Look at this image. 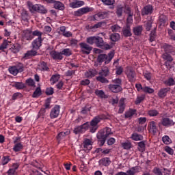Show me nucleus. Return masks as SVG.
Masks as SVG:
<instances>
[{"label": "nucleus", "mask_w": 175, "mask_h": 175, "mask_svg": "<svg viewBox=\"0 0 175 175\" xmlns=\"http://www.w3.org/2000/svg\"><path fill=\"white\" fill-rule=\"evenodd\" d=\"M159 115V112L157 109H150L148 111V116L149 117H157Z\"/></svg>", "instance_id": "obj_45"}, {"label": "nucleus", "mask_w": 175, "mask_h": 175, "mask_svg": "<svg viewBox=\"0 0 175 175\" xmlns=\"http://www.w3.org/2000/svg\"><path fill=\"white\" fill-rule=\"evenodd\" d=\"M114 57V52H109L107 55L106 54H100L97 57V62L99 65H102L103 62H105V65L110 64L111 59Z\"/></svg>", "instance_id": "obj_5"}, {"label": "nucleus", "mask_w": 175, "mask_h": 175, "mask_svg": "<svg viewBox=\"0 0 175 175\" xmlns=\"http://www.w3.org/2000/svg\"><path fill=\"white\" fill-rule=\"evenodd\" d=\"M98 72L96 70H90L87 72H85L86 77H94V76H96V74Z\"/></svg>", "instance_id": "obj_47"}, {"label": "nucleus", "mask_w": 175, "mask_h": 175, "mask_svg": "<svg viewBox=\"0 0 175 175\" xmlns=\"http://www.w3.org/2000/svg\"><path fill=\"white\" fill-rule=\"evenodd\" d=\"M103 120H107V116L105 114H100L95 116L90 122H88V129H90V133H95L98 129L99 128V122H100Z\"/></svg>", "instance_id": "obj_3"}, {"label": "nucleus", "mask_w": 175, "mask_h": 175, "mask_svg": "<svg viewBox=\"0 0 175 175\" xmlns=\"http://www.w3.org/2000/svg\"><path fill=\"white\" fill-rule=\"evenodd\" d=\"M84 4L85 3L83 1H77L70 3V6L72 9H77V8H81V6H84Z\"/></svg>", "instance_id": "obj_22"}, {"label": "nucleus", "mask_w": 175, "mask_h": 175, "mask_svg": "<svg viewBox=\"0 0 175 175\" xmlns=\"http://www.w3.org/2000/svg\"><path fill=\"white\" fill-rule=\"evenodd\" d=\"M112 32H120L121 31V27L118 25H113L111 27Z\"/></svg>", "instance_id": "obj_60"}, {"label": "nucleus", "mask_w": 175, "mask_h": 175, "mask_svg": "<svg viewBox=\"0 0 175 175\" xmlns=\"http://www.w3.org/2000/svg\"><path fill=\"white\" fill-rule=\"evenodd\" d=\"M125 110V103L124 102H120L119 104V110L118 113L122 114Z\"/></svg>", "instance_id": "obj_58"}, {"label": "nucleus", "mask_w": 175, "mask_h": 175, "mask_svg": "<svg viewBox=\"0 0 175 175\" xmlns=\"http://www.w3.org/2000/svg\"><path fill=\"white\" fill-rule=\"evenodd\" d=\"M83 146L84 150L90 151L92 148V141L91 139L86 138L83 143Z\"/></svg>", "instance_id": "obj_17"}, {"label": "nucleus", "mask_w": 175, "mask_h": 175, "mask_svg": "<svg viewBox=\"0 0 175 175\" xmlns=\"http://www.w3.org/2000/svg\"><path fill=\"white\" fill-rule=\"evenodd\" d=\"M29 9L31 13H33V12H38V9H39V5H38V4L33 5L31 3L29 4Z\"/></svg>", "instance_id": "obj_46"}, {"label": "nucleus", "mask_w": 175, "mask_h": 175, "mask_svg": "<svg viewBox=\"0 0 175 175\" xmlns=\"http://www.w3.org/2000/svg\"><path fill=\"white\" fill-rule=\"evenodd\" d=\"M54 8L57 10H64L65 5L61 1H55L54 3Z\"/></svg>", "instance_id": "obj_36"}, {"label": "nucleus", "mask_w": 175, "mask_h": 175, "mask_svg": "<svg viewBox=\"0 0 175 175\" xmlns=\"http://www.w3.org/2000/svg\"><path fill=\"white\" fill-rule=\"evenodd\" d=\"M88 122H86L81 125L76 126L74 128L73 133H75V135H83V133H85V132L88 131Z\"/></svg>", "instance_id": "obj_6"}, {"label": "nucleus", "mask_w": 175, "mask_h": 175, "mask_svg": "<svg viewBox=\"0 0 175 175\" xmlns=\"http://www.w3.org/2000/svg\"><path fill=\"white\" fill-rule=\"evenodd\" d=\"M24 36L26 40H32L33 39V36L32 34V31L30 29H26L23 31Z\"/></svg>", "instance_id": "obj_24"}, {"label": "nucleus", "mask_w": 175, "mask_h": 175, "mask_svg": "<svg viewBox=\"0 0 175 175\" xmlns=\"http://www.w3.org/2000/svg\"><path fill=\"white\" fill-rule=\"evenodd\" d=\"M96 80L100 83H103V84H107V83H109L108 79L102 75L97 77Z\"/></svg>", "instance_id": "obj_50"}, {"label": "nucleus", "mask_w": 175, "mask_h": 175, "mask_svg": "<svg viewBox=\"0 0 175 175\" xmlns=\"http://www.w3.org/2000/svg\"><path fill=\"white\" fill-rule=\"evenodd\" d=\"M37 13H41L42 14H46V13H47V9H46V8H44V6H43L42 5H39L38 11L37 12Z\"/></svg>", "instance_id": "obj_54"}, {"label": "nucleus", "mask_w": 175, "mask_h": 175, "mask_svg": "<svg viewBox=\"0 0 175 175\" xmlns=\"http://www.w3.org/2000/svg\"><path fill=\"white\" fill-rule=\"evenodd\" d=\"M148 128L150 132H152V133H157V132H158V126H157V122H155V121H150Z\"/></svg>", "instance_id": "obj_18"}, {"label": "nucleus", "mask_w": 175, "mask_h": 175, "mask_svg": "<svg viewBox=\"0 0 175 175\" xmlns=\"http://www.w3.org/2000/svg\"><path fill=\"white\" fill-rule=\"evenodd\" d=\"M95 94L96 96H98V98H101V99L107 98L106 94H105V92L103 90H96Z\"/></svg>", "instance_id": "obj_41"}, {"label": "nucleus", "mask_w": 175, "mask_h": 175, "mask_svg": "<svg viewBox=\"0 0 175 175\" xmlns=\"http://www.w3.org/2000/svg\"><path fill=\"white\" fill-rule=\"evenodd\" d=\"M25 83L29 87H35V81L31 78L27 79Z\"/></svg>", "instance_id": "obj_62"}, {"label": "nucleus", "mask_w": 175, "mask_h": 175, "mask_svg": "<svg viewBox=\"0 0 175 175\" xmlns=\"http://www.w3.org/2000/svg\"><path fill=\"white\" fill-rule=\"evenodd\" d=\"M21 18L25 23H28V12L23 10L21 12Z\"/></svg>", "instance_id": "obj_49"}, {"label": "nucleus", "mask_w": 175, "mask_h": 175, "mask_svg": "<svg viewBox=\"0 0 175 175\" xmlns=\"http://www.w3.org/2000/svg\"><path fill=\"white\" fill-rule=\"evenodd\" d=\"M100 76H103L104 77H107L110 75V70L108 67H104L102 68L101 71L99 72Z\"/></svg>", "instance_id": "obj_33"}, {"label": "nucleus", "mask_w": 175, "mask_h": 175, "mask_svg": "<svg viewBox=\"0 0 175 175\" xmlns=\"http://www.w3.org/2000/svg\"><path fill=\"white\" fill-rule=\"evenodd\" d=\"M61 110V106L55 105L54 107L52 108L50 112V117L53 120L54 118H57L59 116V111Z\"/></svg>", "instance_id": "obj_13"}, {"label": "nucleus", "mask_w": 175, "mask_h": 175, "mask_svg": "<svg viewBox=\"0 0 175 175\" xmlns=\"http://www.w3.org/2000/svg\"><path fill=\"white\" fill-rule=\"evenodd\" d=\"M144 99H146L145 95L138 96L135 101V105H140L143 102Z\"/></svg>", "instance_id": "obj_53"}, {"label": "nucleus", "mask_w": 175, "mask_h": 175, "mask_svg": "<svg viewBox=\"0 0 175 175\" xmlns=\"http://www.w3.org/2000/svg\"><path fill=\"white\" fill-rule=\"evenodd\" d=\"M20 49H21V46L19 44H14L13 45H12L10 50L14 54H17V53L20 52Z\"/></svg>", "instance_id": "obj_27"}, {"label": "nucleus", "mask_w": 175, "mask_h": 175, "mask_svg": "<svg viewBox=\"0 0 175 175\" xmlns=\"http://www.w3.org/2000/svg\"><path fill=\"white\" fill-rule=\"evenodd\" d=\"M96 36H90L86 38V42L88 44H91V46L95 44Z\"/></svg>", "instance_id": "obj_48"}, {"label": "nucleus", "mask_w": 175, "mask_h": 175, "mask_svg": "<svg viewBox=\"0 0 175 175\" xmlns=\"http://www.w3.org/2000/svg\"><path fill=\"white\" fill-rule=\"evenodd\" d=\"M111 84L108 85V89L113 94H118L122 91V79L116 78L112 79Z\"/></svg>", "instance_id": "obj_4"}, {"label": "nucleus", "mask_w": 175, "mask_h": 175, "mask_svg": "<svg viewBox=\"0 0 175 175\" xmlns=\"http://www.w3.org/2000/svg\"><path fill=\"white\" fill-rule=\"evenodd\" d=\"M136 114V109H130L125 113V118H131Z\"/></svg>", "instance_id": "obj_42"}, {"label": "nucleus", "mask_w": 175, "mask_h": 175, "mask_svg": "<svg viewBox=\"0 0 175 175\" xmlns=\"http://www.w3.org/2000/svg\"><path fill=\"white\" fill-rule=\"evenodd\" d=\"M9 167L13 169L14 170L17 172L18 167H20V163H13L12 165H8Z\"/></svg>", "instance_id": "obj_61"}, {"label": "nucleus", "mask_w": 175, "mask_h": 175, "mask_svg": "<svg viewBox=\"0 0 175 175\" xmlns=\"http://www.w3.org/2000/svg\"><path fill=\"white\" fill-rule=\"evenodd\" d=\"M42 95V89L40 88V86H38L36 88L35 91L33 92L32 94V98H39V96H41Z\"/></svg>", "instance_id": "obj_34"}, {"label": "nucleus", "mask_w": 175, "mask_h": 175, "mask_svg": "<svg viewBox=\"0 0 175 175\" xmlns=\"http://www.w3.org/2000/svg\"><path fill=\"white\" fill-rule=\"evenodd\" d=\"M10 161H12V157L10 155L3 156L1 159V163L2 166H5Z\"/></svg>", "instance_id": "obj_25"}, {"label": "nucleus", "mask_w": 175, "mask_h": 175, "mask_svg": "<svg viewBox=\"0 0 175 175\" xmlns=\"http://www.w3.org/2000/svg\"><path fill=\"white\" fill-rule=\"evenodd\" d=\"M69 135H70V130L66 129L64 131L58 133L57 139V140H62V139H64V137H66V136H69Z\"/></svg>", "instance_id": "obj_21"}, {"label": "nucleus", "mask_w": 175, "mask_h": 175, "mask_svg": "<svg viewBox=\"0 0 175 175\" xmlns=\"http://www.w3.org/2000/svg\"><path fill=\"white\" fill-rule=\"evenodd\" d=\"M122 147L124 150H130L132 148V144L131 142L122 143Z\"/></svg>", "instance_id": "obj_55"}, {"label": "nucleus", "mask_w": 175, "mask_h": 175, "mask_svg": "<svg viewBox=\"0 0 175 175\" xmlns=\"http://www.w3.org/2000/svg\"><path fill=\"white\" fill-rule=\"evenodd\" d=\"M41 70L43 72H50V68L47 66V63L45 62H42L40 64Z\"/></svg>", "instance_id": "obj_43"}, {"label": "nucleus", "mask_w": 175, "mask_h": 175, "mask_svg": "<svg viewBox=\"0 0 175 175\" xmlns=\"http://www.w3.org/2000/svg\"><path fill=\"white\" fill-rule=\"evenodd\" d=\"M96 47H103L105 44V41H103V38L99 36H96L95 44Z\"/></svg>", "instance_id": "obj_28"}, {"label": "nucleus", "mask_w": 175, "mask_h": 175, "mask_svg": "<svg viewBox=\"0 0 175 175\" xmlns=\"http://www.w3.org/2000/svg\"><path fill=\"white\" fill-rule=\"evenodd\" d=\"M126 75L127 77V79L130 83H135L137 75H136V71L133 70V68L132 67H127V70L126 71Z\"/></svg>", "instance_id": "obj_7"}, {"label": "nucleus", "mask_w": 175, "mask_h": 175, "mask_svg": "<svg viewBox=\"0 0 175 175\" xmlns=\"http://www.w3.org/2000/svg\"><path fill=\"white\" fill-rule=\"evenodd\" d=\"M44 114H46V109L45 108H41L40 111L38 112V118H44Z\"/></svg>", "instance_id": "obj_63"}, {"label": "nucleus", "mask_w": 175, "mask_h": 175, "mask_svg": "<svg viewBox=\"0 0 175 175\" xmlns=\"http://www.w3.org/2000/svg\"><path fill=\"white\" fill-rule=\"evenodd\" d=\"M131 139L132 140H134L135 142H139L143 140L144 137L143 135L138 134L137 133H133L131 135Z\"/></svg>", "instance_id": "obj_32"}, {"label": "nucleus", "mask_w": 175, "mask_h": 175, "mask_svg": "<svg viewBox=\"0 0 175 175\" xmlns=\"http://www.w3.org/2000/svg\"><path fill=\"white\" fill-rule=\"evenodd\" d=\"M142 16H151L152 13H154V6L151 4H148L144 6L142 10Z\"/></svg>", "instance_id": "obj_12"}, {"label": "nucleus", "mask_w": 175, "mask_h": 175, "mask_svg": "<svg viewBox=\"0 0 175 175\" xmlns=\"http://www.w3.org/2000/svg\"><path fill=\"white\" fill-rule=\"evenodd\" d=\"M12 87L16 88V90H24V88H27L25 83L17 81L12 82Z\"/></svg>", "instance_id": "obj_19"}, {"label": "nucleus", "mask_w": 175, "mask_h": 175, "mask_svg": "<svg viewBox=\"0 0 175 175\" xmlns=\"http://www.w3.org/2000/svg\"><path fill=\"white\" fill-rule=\"evenodd\" d=\"M62 55H66V57H70L72 55V50L70 49H63L61 51Z\"/></svg>", "instance_id": "obj_44"}, {"label": "nucleus", "mask_w": 175, "mask_h": 175, "mask_svg": "<svg viewBox=\"0 0 175 175\" xmlns=\"http://www.w3.org/2000/svg\"><path fill=\"white\" fill-rule=\"evenodd\" d=\"M100 20H105V18H109L110 13L109 11H102L98 12Z\"/></svg>", "instance_id": "obj_31"}, {"label": "nucleus", "mask_w": 175, "mask_h": 175, "mask_svg": "<svg viewBox=\"0 0 175 175\" xmlns=\"http://www.w3.org/2000/svg\"><path fill=\"white\" fill-rule=\"evenodd\" d=\"M140 167L139 166H135V167H132L130 170H128L126 171L127 174L129 175H135L136 174V173H139V172H140Z\"/></svg>", "instance_id": "obj_23"}, {"label": "nucleus", "mask_w": 175, "mask_h": 175, "mask_svg": "<svg viewBox=\"0 0 175 175\" xmlns=\"http://www.w3.org/2000/svg\"><path fill=\"white\" fill-rule=\"evenodd\" d=\"M23 148L24 146L23 144L21 142H18L17 144H14L12 150L14 151V152H20V151H23Z\"/></svg>", "instance_id": "obj_26"}, {"label": "nucleus", "mask_w": 175, "mask_h": 175, "mask_svg": "<svg viewBox=\"0 0 175 175\" xmlns=\"http://www.w3.org/2000/svg\"><path fill=\"white\" fill-rule=\"evenodd\" d=\"M111 163V161L109 157H104L99 160L98 165L100 166H105L107 167Z\"/></svg>", "instance_id": "obj_20"}, {"label": "nucleus", "mask_w": 175, "mask_h": 175, "mask_svg": "<svg viewBox=\"0 0 175 175\" xmlns=\"http://www.w3.org/2000/svg\"><path fill=\"white\" fill-rule=\"evenodd\" d=\"M122 12H124V7L118 6L116 8V14L118 17H121L122 16Z\"/></svg>", "instance_id": "obj_56"}, {"label": "nucleus", "mask_w": 175, "mask_h": 175, "mask_svg": "<svg viewBox=\"0 0 175 175\" xmlns=\"http://www.w3.org/2000/svg\"><path fill=\"white\" fill-rule=\"evenodd\" d=\"M111 135H113V133L111 132V129L110 127H105L97 133L96 137L98 139V144L99 147L105 146L106 140H107V137L111 136Z\"/></svg>", "instance_id": "obj_2"}, {"label": "nucleus", "mask_w": 175, "mask_h": 175, "mask_svg": "<svg viewBox=\"0 0 175 175\" xmlns=\"http://www.w3.org/2000/svg\"><path fill=\"white\" fill-rule=\"evenodd\" d=\"M42 42H43V39L36 38L31 43L32 49L27 51L22 57V59H28L29 58H31V57L38 55V50L42 46Z\"/></svg>", "instance_id": "obj_1"}, {"label": "nucleus", "mask_w": 175, "mask_h": 175, "mask_svg": "<svg viewBox=\"0 0 175 175\" xmlns=\"http://www.w3.org/2000/svg\"><path fill=\"white\" fill-rule=\"evenodd\" d=\"M90 12H94V8L86 6V7L79 9L78 10L75 11L74 13H75V16H77V17H81V16L84 14H87V13H90Z\"/></svg>", "instance_id": "obj_9"}, {"label": "nucleus", "mask_w": 175, "mask_h": 175, "mask_svg": "<svg viewBox=\"0 0 175 175\" xmlns=\"http://www.w3.org/2000/svg\"><path fill=\"white\" fill-rule=\"evenodd\" d=\"M61 75L59 74H55L52 75V77L50 79V81L51 82V84L54 85L55 83H57L59 80V77Z\"/></svg>", "instance_id": "obj_40"}, {"label": "nucleus", "mask_w": 175, "mask_h": 175, "mask_svg": "<svg viewBox=\"0 0 175 175\" xmlns=\"http://www.w3.org/2000/svg\"><path fill=\"white\" fill-rule=\"evenodd\" d=\"M162 142L164 143V144H171L172 139H170L168 135H165L162 137Z\"/></svg>", "instance_id": "obj_52"}, {"label": "nucleus", "mask_w": 175, "mask_h": 175, "mask_svg": "<svg viewBox=\"0 0 175 175\" xmlns=\"http://www.w3.org/2000/svg\"><path fill=\"white\" fill-rule=\"evenodd\" d=\"M50 55L55 61H62V59H64V56L61 52L52 51L50 52Z\"/></svg>", "instance_id": "obj_15"}, {"label": "nucleus", "mask_w": 175, "mask_h": 175, "mask_svg": "<svg viewBox=\"0 0 175 175\" xmlns=\"http://www.w3.org/2000/svg\"><path fill=\"white\" fill-rule=\"evenodd\" d=\"M90 111H91V106L86 105L82 108L81 113V114H87Z\"/></svg>", "instance_id": "obj_57"}, {"label": "nucleus", "mask_w": 175, "mask_h": 175, "mask_svg": "<svg viewBox=\"0 0 175 175\" xmlns=\"http://www.w3.org/2000/svg\"><path fill=\"white\" fill-rule=\"evenodd\" d=\"M79 46L83 54H86L87 55H88V54H91V51H92V46L85 42H81Z\"/></svg>", "instance_id": "obj_11"}, {"label": "nucleus", "mask_w": 175, "mask_h": 175, "mask_svg": "<svg viewBox=\"0 0 175 175\" xmlns=\"http://www.w3.org/2000/svg\"><path fill=\"white\" fill-rule=\"evenodd\" d=\"M163 49L165 53H167L168 54L170 53H173V51H174L173 46L169 44H164L163 46Z\"/></svg>", "instance_id": "obj_29"}, {"label": "nucleus", "mask_w": 175, "mask_h": 175, "mask_svg": "<svg viewBox=\"0 0 175 175\" xmlns=\"http://www.w3.org/2000/svg\"><path fill=\"white\" fill-rule=\"evenodd\" d=\"M33 38V36H38V38L37 39H42V36L43 35V33L40 31L39 30H36L32 31Z\"/></svg>", "instance_id": "obj_59"}, {"label": "nucleus", "mask_w": 175, "mask_h": 175, "mask_svg": "<svg viewBox=\"0 0 175 175\" xmlns=\"http://www.w3.org/2000/svg\"><path fill=\"white\" fill-rule=\"evenodd\" d=\"M163 83L167 87H172L175 85V81L172 77L169 78L168 79L163 81Z\"/></svg>", "instance_id": "obj_35"}, {"label": "nucleus", "mask_w": 175, "mask_h": 175, "mask_svg": "<svg viewBox=\"0 0 175 175\" xmlns=\"http://www.w3.org/2000/svg\"><path fill=\"white\" fill-rule=\"evenodd\" d=\"M24 71V67L21 63H19L18 65L13 66L9 68V72L13 76H17L18 73Z\"/></svg>", "instance_id": "obj_8"}, {"label": "nucleus", "mask_w": 175, "mask_h": 175, "mask_svg": "<svg viewBox=\"0 0 175 175\" xmlns=\"http://www.w3.org/2000/svg\"><path fill=\"white\" fill-rule=\"evenodd\" d=\"M121 36L120 35V33H113L110 36V40H111V42H118Z\"/></svg>", "instance_id": "obj_37"}, {"label": "nucleus", "mask_w": 175, "mask_h": 175, "mask_svg": "<svg viewBox=\"0 0 175 175\" xmlns=\"http://www.w3.org/2000/svg\"><path fill=\"white\" fill-rule=\"evenodd\" d=\"M170 91V88H163L159 90L158 92V96L159 98H161V99H163L167 95V92Z\"/></svg>", "instance_id": "obj_16"}, {"label": "nucleus", "mask_w": 175, "mask_h": 175, "mask_svg": "<svg viewBox=\"0 0 175 175\" xmlns=\"http://www.w3.org/2000/svg\"><path fill=\"white\" fill-rule=\"evenodd\" d=\"M133 33L135 36H140L142 33L143 32V27L142 26H137L133 28Z\"/></svg>", "instance_id": "obj_30"}, {"label": "nucleus", "mask_w": 175, "mask_h": 175, "mask_svg": "<svg viewBox=\"0 0 175 175\" xmlns=\"http://www.w3.org/2000/svg\"><path fill=\"white\" fill-rule=\"evenodd\" d=\"M162 57H163V59H164L165 61L166 62H172V61H173V57H172V55H170V54L167 53H163Z\"/></svg>", "instance_id": "obj_51"}, {"label": "nucleus", "mask_w": 175, "mask_h": 175, "mask_svg": "<svg viewBox=\"0 0 175 175\" xmlns=\"http://www.w3.org/2000/svg\"><path fill=\"white\" fill-rule=\"evenodd\" d=\"M155 92V90L151 88H150V86H144L143 88V90L142 92H144V94H149V95H151V94H154V92Z\"/></svg>", "instance_id": "obj_39"}, {"label": "nucleus", "mask_w": 175, "mask_h": 175, "mask_svg": "<svg viewBox=\"0 0 175 175\" xmlns=\"http://www.w3.org/2000/svg\"><path fill=\"white\" fill-rule=\"evenodd\" d=\"M46 95H53L54 94V88L52 87L51 88H47L45 91Z\"/></svg>", "instance_id": "obj_64"}, {"label": "nucleus", "mask_w": 175, "mask_h": 175, "mask_svg": "<svg viewBox=\"0 0 175 175\" xmlns=\"http://www.w3.org/2000/svg\"><path fill=\"white\" fill-rule=\"evenodd\" d=\"M160 124L165 128H170V126H174L175 122L169 117H163L161 120Z\"/></svg>", "instance_id": "obj_10"}, {"label": "nucleus", "mask_w": 175, "mask_h": 175, "mask_svg": "<svg viewBox=\"0 0 175 175\" xmlns=\"http://www.w3.org/2000/svg\"><path fill=\"white\" fill-rule=\"evenodd\" d=\"M122 35L124 38H131L132 36V29H131V25L126 24L122 29Z\"/></svg>", "instance_id": "obj_14"}, {"label": "nucleus", "mask_w": 175, "mask_h": 175, "mask_svg": "<svg viewBox=\"0 0 175 175\" xmlns=\"http://www.w3.org/2000/svg\"><path fill=\"white\" fill-rule=\"evenodd\" d=\"M137 146H138V150L140 152H144V151H146V143L144 142V141L140 142L137 143Z\"/></svg>", "instance_id": "obj_38"}]
</instances>
